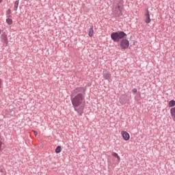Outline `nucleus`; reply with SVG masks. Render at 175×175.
<instances>
[{
    "instance_id": "nucleus-1",
    "label": "nucleus",
    "mask_w": 175,
    "mask_h": 175,
    "mask_svg": "<svg viewBox=\"0 0 175 175\" xmlns=\"http://www.w3.org/2000/svg\"><path fill=\"white\" fill-rule=\"evenodd\" d=\"M85 95V88L84 87L76 88L71 93V103L75 111H77L79 116H83L84 113Z\"/></svg>"
},
{
    "instance_id": "nucleus-2",
    "label": "nucleus",
    "mask_w": 175,
    "mask_h": 175,
    "mask_svg": "<svg viewBox=\"0 0 175 175\" xmlns=\"http://www.w3.org/2000/svg\"><path fill=\"white\" fill-rule=\"evenodd\" d=\"M111 39L113 42H120V48L122 50H125L129 47V40L126 39V33L124 31H116L111 33Z\"/></svg>"
},
{
    "instance_id": "nucleus-3",
    "label": "nucleus",
    "mask_w": 175,
    "mask_h": 175,
    "mask_svg": "<svg viewBox=\"0 0 175 175\" xmlns=\"http://www.w3.org/2000/svg\"><path fill=\"white\" fill-rule=\"evenodd\" d=\"M122 1H120L116 7L115 8L114 10V14H116V16H121V13H122Z\"/></svg>"
},
{
    "instance_id": "nucleus-4",
    "label": "nucleus",
    "mask_w": 175,
    "mask_h": 175,
    "mask_svg": "<svg viewBox=\"0 0 175 175\" xmlns=\"http://www.w3.org/2000/svg\"><path fill=\"white\" fill-rule=\"evenodd\" d=\"M120 103L121 105H126V103H129V96L128 95H123L119 99Z\"/></svg>"
},
{
    "instance_id": "nucleus-5",
    "label": "nucleus",
    "mask_w": 175,
    "mask_h": 175,
    "mask_svg": "<svg viewBox=\"0 0 175 175\" xmlns=\"http://www.w3.org/2000/svg\"><path fill=\"white\" fill-rule=\"evenodd\" d=\"M145 23L146 24H150L151 23V18H150V11H148V9L146 10L145 13Z\"/></svg>"
},
{
    "instance_id": "nucleus-6",
    "label": "nucleus",
    "mask_w": 175,
    "mask_h": 175,
    "mask_svg": "<svg viewBox=\"0 0 175 175\" xmlns=\"http://www.w3.org/2000/svg\"><path fill=\"white\" fill-rule=\"evenodd\" d=\"M103 77L104 80H109V79H110L111 77V74L110 73V72H109L107 70H103Z\"/></svg>"
},
{
    "instance_id": "nucleus-7",
    "label": "nucleus",
    "mask_w": 175,
    "mask_h": 175,
    "mask_svg": "<svg viewBox=\"0 0 175 175\" xmlns=\"http://www.w3.org/2000/svg\"><path fill=\"white\" fill-rule=\"evenodd\" d=\"M121 135L124 140H125L126 142L128 141L131 137V136L129 135V133H128V132L126 131H122Z\"/></svg>"
},
{
    "instance_id": "nucleus-8",
    "label": "nucleus",
    "mask_w": 175,
    "mask_h": 175,
    "mask_svg": "<svg viewBox=\"0 0 175 175\" xmlns=\"http://www.w3.org/2000/svg\"><path fill=\"white\" fill-rule=\"evenodd\" d=\"M111 155L112 157H114V158L117 159V162H120V161H121V158L118 156V153L112 152Z\"/></svg>"
},
{
    "instance_id": "nucleus-9",
    "label": "nucleus",
    "mask_w": 175,
    "mask_h": 175,
    "mask_svg": "<svg viewBox=\"0 0 175 175\" xmlns=\"http://www.w3.org/2000/svg\"><path fill=\"white\" fill-rule=\"evenodd\" d=\"M90 38H92L94 35V27L91 26L89 29V33H88Z\"/></svg>"
},
{
    "instance_id": "nucleus-10",
    "label": "nucleus",
    "mask_w": 175,
    "mask_h": 175,
    "mask_svg": "<svg viewBox=\"0 0 175 175\" xmlns=\"http://www.w3.org/2000/svg\"><path fill=\"white\" fill-rule=\"evenodd\" d=\"M18 3H20V2L18 1V0H16L14 5V12H17V9H18Z\"/></svg>"
},
{
    "instance_id": "nucleus-11",
    "label": "nucleus",
    "mask_w": 175,
    "mask_h": 175,
    "mask_svg": "<svg viewBox=\"0 0 175 175\" xmlns=\"http://www.w3.org/2000/svg\"><path fill=\"white\" fill-rule=\"evenodd\" d=\"M175 106V100H171L169 102V107H173Z\"/></svg>"
},
{
    "instance_id": "nucleus-12",
    "label": "nucleus",
    "mask_w": 175,
    "mask_h": 175,
    "mask_svg": "<svg viewBox=\"0 0 175 175\" xmlns=\"http://www.w3.org/2000/svg\"><path fill=\"white\" fill-rule=\"evenodd\" d=\"M6 23L8 24V25H12V24H13V20L10 18H8L6 19Z\"/></svg>"
},
{
    "instance_id": "nucleus-13",
    "label": "nucleus",
    "mask_w": 175,
    "mask_h": 175,
    "mask_svg": "<svg viewBox=\"0 0 175 175\" xmlns=\"http://www.w3.org/2000/svg\"><path fill=\"white\" fill-rule=\"evenodd\" d=\"M55 152H56V154H59V152H61V146H57L56 147Z\"/></svg>"
},
{
    "instance_id": "nucleus-14",
    "label": "nucleus",
    "mask_w": 175,
    "mask_h": 175,
    "mask_svg": "<svg viewBox=\"0 0 175 175\" xmlns=\"http://www.w3.org/2000/svg\"><path fill=\"white\" fill-rule=\"evenodd\" d=\"M3 42H8V38L6 36H4L3 38Z\"/></svg>"
},
{
    "instance_id": "nucleus-15",
    "label": "nucleus",
    "mask_w": 175,
    "mask_h": 175,
    "mask_svg": "<svg viewBox=\"0 0 175 175\" xmlns=\"http://www.w3.org/2000/svg\"><path fill=\"white\" fill-rule=\"evenodd\" d=\"M132 92H134V93L137 92V89L133 88V89L132 90Z\"/></svg>"
},
{
    "instance_id": "nucleus-16",
    "label": "nucleus",
    "mask_w": 175,
    "mask_h": 175,
    "mask_svg": "<svg viewBox=\"0 0 175 175\" xmlns=\"http://www.w3.org/2000/svg\"><path fill=\"white\" fill-rule=\"evenodd\" d=\"M0 151H2V142L0 141Z\"/></svg>"
},
{
    "instance_id": "nucleus-17",
    "label": "nucleus",
    "mask_w": 175,
    "mask_h": 175,
    "mask_svg": "<svg viewBox=\"0 0 175 175\" xmlns=\"http://www.w3.org/2000/svg\"><path fill=\"white\" fill-rule=\"evenodd\" d=\"M6 14H10V9H8V10L6 11Z\"/></svg>"
},
{
    "instance_id": "nucleus-18",
    "label": "nucleus",
    "mask_w": 175,
    "mask_h": 175,
    "mask_svg": "<svg viewBox=\"0 0 175 175\" xmlns=\"http://www.w3.org/2000/svg\"><path fill=\"white\" fill-rule=\"evenodd\" d=\"M33 133H34L35 136H36L38 135V132H36V131H33Z\"/></svg>"
},
{
    "instance_id": "nucleus-19",
    "label": "nucleus",
    "mask_w": 175,
    "mask_h": 175,
    "mask_svg": "<svg viewBox=\"0 0 175 175\" xmlns=\"http://www.w3.org/2000/svg\"><path fill=\"white\" fill-rule=\"evenodd\" d=\"M1 84H2V80L0 79V88H1Z\"/></svg>"
},
{
    "instance_id": "nucleus-20",
    "label": "nucleus",
    "mask_w": 175,
    "mask_h": 175,
    "mask_svg": "<svg viewBox=\"0 0 175 175\" xmlns=\"http://www.w3.org/2000/svg\"><path fill=\"white\" fill-rule=\"evenodd\" d=\"M3 0H0V3H2V1H3Z\"/></svg>"
},
{
    "instance_id": "nucleus-21",
    "label": "nucleus",
    "mask_w": 175,
    "mask_h": 175,
    "mask_svg": "<svg viewBox=\"0 0 175 175\" xmlns=\"http://www.w3.org/2000/svg\"><path fill=\"white\" fill-rule=\"evenodd\" d=\"M8 17H12V16H10V15H8Z\"/></svg>"
},
{
    "instance_id": "nucleus-22",
    "label": "nucleus",
    "mask_w": 175,
    "mask_h": 175,
    "mask_svg": "<svg viewBox=\"0 0 175 175\" xmlns=\"http://www.w3.org/2000/svg\"><path fill=\"white\" fill-rule=\"evenodd\" d=\"M1 32H2V30L0 29V34H1Z\"/></svg>"
}]
</instances>
